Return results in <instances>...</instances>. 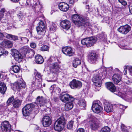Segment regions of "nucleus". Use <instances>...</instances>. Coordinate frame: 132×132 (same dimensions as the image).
I'll use <instances>...</instances> for the list:
<instances>
[{"label": "nucleus", "mask_w": 132, "mask_h": 132, "mask_svg": "<svg viewBox=\"0 0 132 132\" xmlns=\"http://www.w3.org/2000/svg\"><path fill=\"white\" fill-rule=\"evenodd\" d=\"M14 100V96H12L10 97L7 100L6 103L7 104V105H9L10 103H11Z\"/></svg>", "instance_id": "obj_51"}, {"label": "nucleus", "mask_w": 132, "mask_h": 132, "mask_svg": "<svg viewBox=\"0 0 132 132\" xmlns=\"http://www.w3.org/2000/svg\"><path fill=\"white\" fill-rule=\"evenodd\" d=\"M55 86H56L55 85H52L51 86L50 88V92L51 93H52V92H53L54 91Z\"/></svg>", "instance_id": "obj_56"}, {"label": "nucleus", "mask_w": 132, "mask_h": 132, "mask_svg": "<svg viewBox=\"0 0 132 132\" xmlns=\"http://www.w3.org/2000/svg\"><path fill=\"white\" fill-rule=\"evenodd\" d=\"M81 61L78 58H76L75 59L73 62V65L75 68H76L77 66L80 64Z\"/></svg>", "instance_id": "obj_35"}, {"label": "nucleus", "mask_w": 132, "mask_h": 132, "mask_svg": "<svg viewBox=\"0 0 132 132\" xmlns=\"http://www.w3.org/2000/svg\"><path fill=\"white\" fill-rule=\"evenodd\" d=\"M31 50L29 47L24 46L22 47V52L24 55L26 56Z\"/></svg>", "instance_id": "obj_32"}, {"label": "nucleus", "mask_w": 132, "mask_h": 132, "mask_svg": "<svg viewBox=\"0 0 132 132\" xmlns=\"http://www.w3.org/2000/svg\"><path fill=\"white\" fill-rule=\"evenodd\" d=\"M31 5L32 6V9L34 11L39 12H41L42 6L39 4V5H38L37 3H33L32 5V4H31Z\"/></svg>", "instance_id": "obj_23"}, {"label": "nucleus", "mask_w": 132, "mask_h": 132, "mask_svg": "<svg viewBox=\"0 0 132 132\" xmlns=\"http://www.w3.org/2000/svg\"><path fill=\"white\" fill-rule=\"evenodd\" d=\"M128 68L130 75L132 76V66H129L128 65L125 66L124 69V71H125L126 73V74L127 71L126 69Z\"/></svg>", "instance_id": "obj_43"}, {"label": "nucleus", "mask_w": 132, "mask_h": 132, "mask_svg": "<svg viewBox=\"0 0 132 132\" xmlns=\"http://www.w3.org/2000/svg\"><path fill=\"white\" fill-rule=\"evenodd\" d=\"M73 123V121L72 120L69 121L67 125V128L69 129H71L72 128Z\"/></svg>", "instance_id": "obj_48"}, {"label": "nucleus", "mask_w": 132, "mask_h": 132, "mask_svg": "<svg viewBox=\"0 0 132 132\" xmlns=\"http://www.w3.org/2000/svg\"><path fill=\"white\" fill-rule=\"evenodd\" d=\"M12 71L15 73L18 72L20 70L19 67L17 65H14L12 67L11 69Z\"/></svg>", "instance_id": "obj_40"}, {"label": "nucleus", "mask_w": 132, "mask_h": 132, "mask_svg": "<svg viewBox=\"0 0 132 132\" xmlns=\"http://www.w3.org/2000/svg\"><path fill=\"white\" fill-rule=\"evenodd\" d=\"M22 102V101L21 100L15 99L12 103L13 107L15 108H19Z\"/></svg>", "instance_id": "obj_27"}, {"label": "nucleus", "mask_w": 132, "mask_h": 132, "mask_svg": "<svg viewBox=\"0 0 132 132\" xmlns=\"http://www.w3.org/2000/svg\"><path fill=\"white\" fill-rule=\"evenodd\" d=\"M131 30L130 26L128 24L122 26L118 29V31L122 34L126 35Z\"/></svg>", "instance_id": "obj_12"}, {"label": "nucleus", "mask_w": 132, "mask_h": 132, "mask_svg": "<svg viewBox=\"0 0 132 132\" xmlns=\"http://www.w3.org/2000/svg\"><path fill=\"white\" fill-rule=\"evenodd\" d=\"M62 51L64 54L69 56H72L74 54L72 48L70 47L66 46L63 47Z\"/></svg>", "instance_id": "obj_13"}, {"label": "nucleus", "mask_w": 132, "mask_h": 132, "mask_svg": "<svg viewBox=\"0 0 132 132\" xmlns=\"http://www.w3.org/2000/svg\"><path fill=\"white\" fill-rule=\"evenodd\" d=\"M57 37L56 35L53 34L50 37V41L53 43L55 42L56 41Z\"/></svg>", "instance_id": "obj_45"}, {"label": "nucleus", "mask_w": 132, "mask_h": 132, "mask_svg": "<svg viewBox=\"0 0 132 132\" xmlns=\"http://www.w3.org/2000/svg\"><path fill=\"white\" fill-rule=\"evenodd\" d=\"M35 54V52L33 50L31 49L26 56L29 58H31L33 57Z\"/></svg>", "instance_id": "obj_44"}, {"label": "nucleus", "mask_w": 132, "mask_h": 132, "mask_svg": "<svg viewBox=\"0 0 132 132\" xmlns=\"http://www.w3.org/2000/svg\"><path fill=\"white\" fill-rule=\"evenodd\" d=\"M58 7L61 11L64 12L67 11L69 8L68 4L65 3H59L58 5Z\"/></svg>", "instance_id": "obj_17"}, {"label": "nucleus", "mask_w": 132, "mask_h": 132, "mask_svg": "<svg viewBox=\"0 0 132 132\" xmlns=\"http://www.w3.org/2000/svg\"><path fill=\"white\" fill-rule=\"evenodd\" d=\"M64 127V126L55 122L54 124V128L55 131L61 132L63 129Z\"/></svg>", "instance_id": "obj_20"}, {"label": "nucleus", "mask_w": 132, "mask_h": 132, "mask_svg": "<svg viewBox=\"0 0 132 132\" xmlns=\"http://www.w3.org/2000/svg\"><path fill=\"white\" fill-rule=\"evenodd\" d=\"M7 38L15 41L18 40V37L16 36L8 34Z\"/></svg>", "instance_id": "obj_37"}, {"label": "nucleus", "mask_w": 132, "mask_h": 132, "mask_svg": "<svg viewBox=\"0 0 132 132\" xmlns=\"http://www.w3.org/2000/svg\"><path fill=\"white\" fill-rule=\"evenodd\" d=\"M72 19L73 23L79 27L84 25L86 22L84 19L77 14L72 15Z\"/></svg>", "instance_id": "obj_4"}, {"label": "nucleus", "mask_w": 132, "mask_h": 132, "mask_svg": "<svg viewBox=\"0 0 132 132\" xmlns=\"http://www.w3.org/2000/svg\"><path fill=\"white\" fill-rule=\"evenodd\" d=\"M20 38L24 44L27 43L29 40L26 37H20Z\"/></svg>", "instance_id": "obj_52"}, {"label": "nucleus", "mask_w": 132, "mask_h": 132, "mask_svg": "<svg viewBox=\"0 0 132 132\" xmlns=\"http://www.w3.org/2000/svg\"><path fill=\"white\" fill-rule=\"evenodd\" d=\"M1 125V128L3 132H10L11 128L9 121H4L2 123Z\"/></svg>", "instance_id": "obj_9"}, {"label": "nucleus", "mask_w": 132, "mask_h": 132, "mask_svg": "<svg viewBox=\"0 0 132 132\" xmlns=\"http://www.w3.org/2000/svg\"><path fill=\"white\" fill-rule=\"evenodd\" d=\"M1 44L3 47L7 48H11L12 46V43L9 40L3 41Z\"/></svg>", "instance_id": "obj_26"}, {"label": "nucleus", "mask_w": 132, "mask_h": 132, "mask_svg": "<svg viewBox=\"0 0 132 132\" xmlns=\"http://www.w3.org/2000/svg\"><path fill=\"white\" fill-rule=\"evenodd\" d=\"M49 48V46L46 45H44L41 47L40 50L43 51H47L48 50Z\"/></svg>", "instance_id": "obj_46"}, {"label": "nucleus", "mask_w": 132, "mask_h": 132, "mask_svg": "<svg viewBox=\"0 0 132 132\" xmlns=\"http://www.w3.org/2000/svg\"><path fill=\"white\" fill-rule=\"evenodd\" d=\"M60 99L64 103L68 101L73 102L75 100L74 98L67 93H63L61 94Z\"/></svg>", "instance_id": "obj_10"}, {"label": "nucleus", "mask_w": 132, "mask_h": 132, "mask_svg": "<svg viewBox=\"0 0 132 132\" xmlns=\"http://www.w3.org/2000/svg\"><path fill=\"white\" fill-rule=\"evenodd\" d=\"M90 126L92 129L95 130L98 128V123L96 121H93L91 122Z\"/></svg>", "instance_id": "obj_33"}, {"label": "nucleus", "mask_w": 132, "mask_h": 132, "mask_svg": "<svg viewBox=\"0 0 132 132\" xmlns=\"http://www.w3.org/2000/svg\"><path fill=\"white\" fill-rule=\"evenodd\" d=\"M60 26L63 28L68 30L71 26V24L70 21L67 20L62 21L60 23Z\"/></svg>", "instance_id": "obj_16"}, {"label": "nucleus", "mask_w": 132, "mask_h": 132, "mask_svg": "<svg viewBox=\"0 0 132 132\" xmlns=\"http://www.w3.org/2000/svg\"><path fill=\"white\" fill-rule=\"evenodd\" d=\"M119 106L120 108L123 110H124L127 108L125 106L121 104H120Z\"/></svg>", "instance_id": "obj_57"}, {"label": "nucleus", "mask_w": 132, "mask_h": 132, "mask_svg": "<svg viewBox=\"0 0 132 132\" xmlns=\"http://www.w3.org/2000/svg\"><path fill=\"white\" fill-rule=\"evenodd\" d=\"M88 37L83 38L81 40V44L84 45H86L87 47H89L88 45Z\"/></svg>", "instance_id": "obj_36"}, {"label": "nucleus", "mask_w": 132, "mask_h": 132, "mask_svg": "<svg viewBox=\"0 0 132 132\" xmlns=\"http://www.w3.org/2000/svg\"><path fill=\"white\" fill-rule=\"evenodd\" d=\"M72 102L69 101V102L65 104V108L67 111L71 110L73 107V105Z\"/></svg>", "instance_id": "obj_30"}, {"label": "nucleus", "mask_w": 132, "mask_h": 132, "mask_svg": "<svg viewBox=\"0 0 132 132\" xmlns=\"http://www.w3.org/2000/svg\"><path fill=\"white\" fill-rule=\"evenodd\" d=\"M100 102L99 101L94 102L93 104L92 109L95 113H98L101 112L103 110V108L99 104Z\"/></svg>", "instance_id": "obj_7"}, {"label": "nucleus", "mask_w": 132, "mask_h": 132, "mask_svg": "<svg viewBox=\"0 0 132 132\" xmlns=\"http://www.w3.org/2000/svg\"><path fill=\"white\" fill-rule=\"evenodd\" d=\"M121 76L119 74H115L113 76L112 80L115 84H118L121 81Z\"/></svg>", "instance_id": "obj_22"}, {"label": "nucleus", "mask_w": 132, "mask_h": 132, "mask_svg": "<svg viewBox=\"0 0 132 132\" xmlns=\"http://www.w3.org/2000/svg\"><path fill=\"white\" fill-rule=\"evenodd\" d=\"M11 1L13 2L16 3L18 2L19 0H11Z\"/></svg>", "instance_id": "obj_64"}, {"label": "nucleus", "mask_w": 132, "mask_h": 132, "mask_svg": "<svg viewBox=\"0 0 132 132\" xmlns=\"http://www.w3.org/2000/svg\"><path fill=\"white\" fill-rule=\"evenodd\" d=\"M7 89L6 87L5 84L3 82L0 81V92L4 94Z\"/></svg>", "instance_id": "obj_29"}, {"label": "nucleus", "mask_w": 132, "mask_h": 132, "mask_svg": "<svg viewBox=\"0 0 132 132\" xmlns=\"http://www.w3.org/2000/svg\"><path fill=\"white\" fill-rule=\"evenodd\" d=\"M8 54L7 51H6L2 47H0V56L3 54L7 55Z\"/></svg>", "instance_id": "obj_39"}, {"label": "nucleus", "mask_w": 132, "mask_h": 132, "mask_svg": "<svg viewBox=\"0 0 132 132\" xmlns=\"http://www.w3.org/2000/svg\"><path fill=\"white\" fill-rule=\"evenodd\" d=\"M22 80L23 79H21L20 81L15 82L14 85V87L18 90H19L21 88H25V83Z\"/></svg>", "instance_id": "obj_14"}, {"label": "nucleus", "mask_w": 132, "mask_h": 132, "mask_svg": "<svg viewBox=\"0 0 132 132\" xmlns=\"http://www.w3.org/2000/svg\"><path fill=\"white\" fill-rule=\"evenodd\" d=\"M34 107V105L32 103L27 104L22 109L23 115L25 116H29Z\"/></svg>", "instance_id": "obj_5"}, {"label": "nucleus", "mask_w": 132, "mask_h": 132, "mask_svg": "<svg viewBox=\"0 0 132 132\" xmlns=\"http://www.w3.org/2000/svg\"><path fill=\"white\" fill-rule=\"evenodd\" d=\"M106 68H102L99 70L98 73L94 74L92 78L93 81L95 86L100 87L101 85V79H104L106 77L107 70Z\"/></svg>", "instance_id": "obj_1"}, {"label": "nucleus", "mask_w": 132, "mask_h": 132, "mask_svg": "<svg viewBox=\"0 0 132 132\" xmlns=\"http://www.w3.org/2000/svg\"><path fill=\"white\" fill-rule=\"evenodd\" d=\"M55 122L64 126L65 124V119L63 116H61Z\"/></svg>", "instance_id": "obj_34"}, {"label": "nucleus", "mask_w": 132, "mask_h": 132, "mask_svg": "<svg viewBox=\"0 0 132 132\" xmlns=\"http://www.w3.org/2000/svg\"><path fill=\"white\" fill-rule=\"evenodd\" d=\"M77 132H85V130L82 128H80L77 130Z\"/></svg>", "instance_id": "obj_61"}, {"label": "nucleus", "mask_w": 132, "mask_h": 132, "mask_svg": "<svg viewBox=\"0 0 132 132\" xmlns=\"http://www.w3.org/2000/svg\"><path fill=\"white\" fill-rule=\"evenodd\" d=\"M107 36L104 32H102L97 36V40L100 42L105 41L106 40Z\"/></svg>", "instance_id": "obj_18"}, {"label": "nucleus", "mask_w": 132, "mask_h": 132, "mask_svg": "<svg viewBox=\"0 0 132 132\" xmlns=\"http://www.w3.org/2000/svg\"><path fill=\"white\" fill-rule=\"evenodd\" d=\"M30 47L33 48H35L36 46V44L34 42H32L30 44Z\"/></svg>", "instance_id": "obj_55"}, {"label": "nucleus", "mask_w": 132, "mask_h": 132, "mask_svg": "<svg viewBox=\"0 0 132 132\" xmlns=\"http://www.w3.org/2000/svg\"><path fill=\"white\" fill-rule=\"evenodd\" d=\"M14 108L12 107L10 109H9L8 110L10 112H14Z\"/></svg>", "instance_id": "obj_62"}, {"label": "nucleus", "mask_w": 132, "mask_h": 132, "mask_svg": "<svg viewBox=\"0 0 132 132\" xmlns=\"http://www.w3.org/2000/svg\"><path fill=\"white\" fill-rule=\"evenodd\" d=\"M50 30L52 32L55 31L56 29V25L55 23H53L51 26L50 28Z\"/></svg>", "instance_id": "obj_41"}, {"label": "nucleus", "mask_w": 132, "mask_h": 132, "mask_svg": "<svg viewBox=\"0 0 132 132\" xmlns=\"http://www.w3.org/2000/svg\"><path fill=\"white\" fill-rule=\"evenodd\" d=\"M6 10L4 8L2 9L0 11V20L3 18L4 15V13H5Z\"/></svg>", "instance_id": "obj_50"}, {"label": "nucleus", "mask_w": 132, "mask_h": 132, "mask_svg": "<svg viewBox=\"0 0 132 132\" xmlns=\"http://www.w3.org/2000/svg\"><path fill=\"white\" fill-rule=\"evenodd\" d=\"M8 34L6 32H0V40H3L4 39L5 37L7 38Z\"/></svg>", "instance_id": "obj_42"}, {"label": "nucleus", "mask_w": 132, "mask_h": 132, "mask_svg": "<svg viewBox=\"0 0 132 132\" xmlns=\"http://www.w3.org/2000/svg\"><path fill=\"white\" fill-rule=\"evenodd\" d=\"M104 110L108 113L112 112L113 111V106L112 105L108 103H106L104 106Z\"/></svg>", "instance_id": "obj_24"}, {"label": "nucleus", "mask_w": 132, "mask_h": 132, "mask_svg": "<svg viewBox=\"0 0 132 132\" xmlns=\"http://www.w3.org/2000/svg\"><path fill=\"white\" fill-rule=\"evenodd\" d=\"M11 51L15 60L18 62H21L22 61V57L20 53L16 49H11Z\"/></svg>", "instance_id": "obj_11"}, {"label": "nucleus", "mask_w": 132, "mask_h": 132, "mask_svg": "<svg viewBox=\"0 0 132 132\" xmlns=\"http://www.w3.org/2000/svg\"><path fill=\"white\" fill-rule=\"evenodd\" d=\"M75 0H68V2L70 4H73L75 3Z\"/></svg>", "instance_id": "obj_60"}, {"label": "nucleus", "mask_w": 132, "mask_h": 132, "mask_svg": "<svg viewBox=\"0 0 132 132\" xmlns=\"http://www.w3.org/2000/svg\"><path fill=\"white\" fill-rule=\"evenodd\" d=\"M52 122L51 118L47 116H45L43 118L42 124L43 126L48 127L50 125Z\"/></svg>", "instance_id": "obj_15"}, {"label": "nucleus", "mask_w": 132, "mask_h": 132, "mask_svg": "<svg viewBox=\"0 0 132 132\" xmlns=\"http://www.w3.org/2000/svg\"><path fill=\"white\" fill-rule=\"evenodd\" d=\"M89 42L88 45L89 47H90L93 45L97 41V38L96 37H88Z\"/></svg>", "instance_id": "obj_28"}, {"label": "nucleus", "mask_w": 132, "mask_h": 132, "mask_svg": "<svg viewBox=\"0 0 132 132\" xmlns=\"http://www.w3.org/2000/svg\"><path fill=\"white\" fill-rule=\"evenodd\" d=\"M35 79H36L37 80V81H38V80L41 79V75L40 73L37 72H35Z\"/></svg>", "instance_id": "obj_47"}, {"label": "nucleus", "mask_w": 132, "mask_h": 132, "mask_svg": "<svg viewBox=\"0 0 132 132\" xmlns=\"http://www.w3.org/2000/svg\"><path fill=\"white\" fill-rule=\"evenodd\" d=\"M71 88L74 89H79L82 86V83L80 81L73 79L69 83Z\"/></svg>", "instance_id": "obj_8"}, {"label": "nucleus", "mask_w": 132, "mask_h": 132, "mask_svg": "<svg viewBox=\"0 0 132 132\" xmlns=\"http://www.w3.org/2000/svg\"><path fill=\"white\" fill-rule=\"evenodd\" d=\"M36 103L38 104V106H41L45 104L50 103V99L48 97H44L42 96H38L36 101Z\"/></svg>", "instance_id": "obj_6"}, {"label": "nucleus", "mask_w": 132, "mask_h": 132, "mask_svg": "<svg viewBox=\"0 0 132 132\" xmlns=\"http://www.w3.org/2000/svg\"><path fill=\"white\" fill-rule=\"evenodd\" d=\"M55 57H51L50 59H49V61L52 62H55Z\"/></svg>", "instance_id": "obj_59"}, {"label": "nucleus", "mask_w": 132, "mask_h": 132, "mask_svg": "<svg viewBox=\"0 0 132 132\" xmlns=\"http://www.w3.org/2000/svg\"><path fill=\"white\" fill-rule=\"evenodd\" d=\"M38 81H37L35 80V81L34 82V81L32 82L31 85L32 88H33V89H35L37 88V86L36 85V82Z\"/></svg>", "instance_id": "obj_54"}, {"label": "nucleus", "mask_w": 132, "mask_h": 132, "mask_svg": "<svg viewBox=\"0 0 132 132\" xmlns=\"http://www.w3.org/2000/svg\"><path fill=\"white\" fill-rule=\"evenodd\" d=\"M36 30L38 36V39H40L44 36L46 32V27L44 23L41 21L39 23V26L36 28Z\"/></svg>", "instance_id": "obj_3"}, {"label": "nucleus", "mask_w": 132, "mask_h": 132, "mask_svg": "<svg viewBox=\"0 0 132 132\" xmlns=\"http://www.w3.org/2000/svg\"><path fill=\"white\" fill-rule=\"evenodd\" d=\"M118 2L122 5L125 6L127 4V3L125 0H118Z\"/></svg>", "instance_id": "obj_53"}, {"label": "nucleus", "mask_w": 132, "mask_h": 132, "mask_svg": "<svg viewBox=\"0 0 132 132\" xmlns=\"http://www.w3.org/2000/svg\"><path fill=\"white\" fill-rule=\"evenodd\" d=\"M110 128L108 126H105L101 128L100 132H110Z\"/></svg>", "instance_id": "obj_38"}, {"label": "nucleus", "mask_w": 132, "mask_h": 132, "mask_svg": "<svg viewBox=\"0 0 132 132\" xmlns=\"http://www.w3.org/2000/svg\"><path fill=\"white\" fill-rule=\"evenodd\" d=\"M130 12L132 13V4H130L128 6Z\"/></svg>", "instance_id": "obj_58"}, {"label": "nucleus", "mask_w": 132, "mask_h": 132, "mask_svg": "<svg viewBox=\"0 0 132 132\" xmlns=\"http://www.w3.org/2000/svg\"><path fill=\"white\" fill-rule=\"evenodd\" d=\"M77 104L79 106L83 108H85L86 106V103L85 100L84 99L80 98L78 99Z\"/></svg>", "instance_id": "obj_31"}, {"label": "nucleus", "mask_w": 132, "mask_h": 132, "mask_svg": "<svg viewBox=\"0 0 132 132\" xmlns=\"http://www.w3.org/2000/svg\"><path fill=\"white\" fill-rule=\"evenodd\" d=\"M108 71H109V72H112V70H113L112 68L111 67H110L108 68Z\"/></svg>", "instance_id": "obj_63"}, {"label": "nucleus", "mask_w": 132, "mask_h": 132, "mask_svg": "<svg viewBox=\"0 0 132 132\" xmlns=\"http://www.w3.org/2000/svg\"><path fill=\"white\" fill-rule=\"evenodd\" d=\"M106 87L112 92H114V94L121 97H124L126 94H128L129 92V89H127L126 88H124L123 90L121 91L122 92H120L116 91V88L114 85L111 82L106 83L105 84Z\"/></svg>", "instance_id": "obj_2"}, {"label": "nucleus", "mask_w": 132, "mask_h": 132, "mask_svg": "<svg viewBox=\"0 0 132 132\" xmlns=\"http://www.w3.org/2000/svg\"><path fill=\"white\" fill-rule=\"evenodd\" d=\"M89 59L91 63H95L97 59L96 54L94 52L91 53L89 55Z\"/></svg>", "instance_id": "obj_21"}, {"label": "nucleus", "mask_w": 132, "mask_h": 132, "mask_svg": "<svg viewBox=\"0 0 132 132\" xmlns=\"http://www.w3.org/2000/svg\"><path fill=\"white\" fill-rule=\"evenodd\" d=\"M127 128L124 125L121 124V131L123 132H128L127 129Z\"/></svg>", "instance_id": "obj_49"}, {"label": "nucleus", "mask_w": 132, "mask_h": 132, "mask_svg": "<svg viewBox=\"0 0 132 132\" xmlns=\"http://www.w3.org/2000/svg\"><path fill=\"white\" fill-rule=\"evenodd\" d=\"M35 61L37 64H41L43 63L44 62V59L40 55H35Z\"/></svg>", "instance_id": "obj_25"}, {"label": "nucleus", "mask_w": 132, "mask_h": 132, "mask_svg": "<svg viewBox=\"0 0 132 132\" xmlns=\"http://www.w3.org/2000/svg\"><path fill=\"white\" fill-rule=\"evenodd\" d=\"M50 67L52 69V70L53 71L54 73L57 72L60 68V65L57 62L50 64Z\"/></svg>", "instance_id": "obj_19"}]
</instances>
